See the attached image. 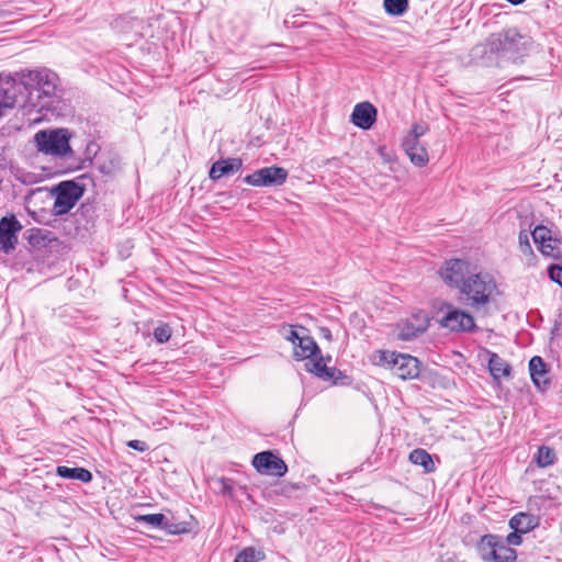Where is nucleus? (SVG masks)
<instances>
[{
	"label": "nucleus",
	"mask_w": 562,
	"mask_h": 562,
	"mask_svg": "<svg viewBox=\"0 0 562 562\" xmlns=\"http://www.w3.org/2000/svg\"><path fill=\"white\" fill-rule=\"evenodd\" d=\"M535 43L528 34L516 27L492 33L483 43L472 47L471 60L476 65L492 66L499 61L520 64L533 50Z\"/></svg>",
	"instance_id": "1"
},
{
	"label": "nucleus",
	"mask_w": 562,
	"mask_h": 562,
	"mask_svg": "<svg viewBox=\"0 0 562 562\" xmlns=\"http://www.w3.org/2000/svg\"><path fill=\"white\" fill-rule=\"evenodd\" d=\"M18 86V104L22 106L55 110L59 102L57 74L47 69L22 70L13 76Z\"/></svg>",
	"instance_id": "2"
},
{
	"label": "nucleus",
	"mask_w": 562,
	"mask_h": 562,
	"mask_svg": "<svg viewBox=\"0 0 562 562\" xmlns=\"http://www.w3.org/2000/svg\"><path fill=\"white\" fill-rule=\"evenodd\" d=\"M497 285L492 276L484 272H473L459 289V302L475 312L486 310L493 302Z\"/></svg>",
	"instance_id": "3"
},
{
	"label": "nucleus",
	"mask_w": 562,
	"mask_h": 562,
	"mask_svg": "<svg viewBox=\"0 0 562 562\" xmlns=\"http://www.w3.org/2000/svg\"><path fill=\"white\" fill-rule=\"evenodd\" d=\"M293 356L296 360L308 359L307 371L325 381H329L335 378L336 373H340L335 367H327L324 363L316 341L307 334H303V337L293 346Z\"/></svg>",
	"instance_id": "4"
},
{
	"label": "nucleus",
	"mask_w": 562,
	"mask_h": 562,
	"mask_svg": "<svg viewBox=\"0 0 562 562\" xmlns=\"http://www.w3.org/2000/svg\"><path fill=\"white\" fill-rule=\"evenodd\" d=\"M69 139L70 133L67 128L44 130L34 135L37 150L56 157H66L72 153Z\"/></svg>",
	"instance_id": "5"
},
{
	"label": "nucleus",
	"mask_w": 562,
	"mask_h": 562,
	"mask_svg": "<svg viewBox=\"0 0 562 562\" xmlns=\"http://www.w3.org/2000/svg\"><path fill=\"white\" fill-rule=\"evenodd\" d=\"M376 357L378 364H387L393 373L402 380L416 379L420 373L418 359L411 355L380 350L376 352Z\"/></svg>",
	"instance_id": "6"
},
{
	"label": "nucleus",
	"mask_w": 562,
	"mask_h": 562,
	"mask_svg": "<svg viewBox=\"0 0 562 562\" xmlns=\"http://www.w3.org/2000/svg\"><path fill=\"white\" fill-rule=\"evenodd\" d=\"M441 317L439 325L451 333H471L476 328L473 315L449 302H443L439 308Z\"/></svg>",
	"instance_id": "7"
},
{
	"label": "nucleus",
	"mask_w": 562,
	"mask_h": 562,
	"mask_svg": "<svg viewBox=\"0 0 562 562\" xmlns=\"http://www.w3.org/2000/svg\"><path fill=\"white\" fill-rule=\"evenodd\" d=\"M55 215L67 214L83 194V189L74 181H63L53 189Z\"/></svg>",
	"instance_id": "8"
},
{
	"label": "nucleus",
	"mask_w": 562,
	"mask_h": 562,
	"mask_svg": "<svg viewBox=\"0 0 562 562\" xmlns=\"http://www.w3.org/2000/svg\"><path fill=\"white\" fill-rule=\"evenodd\" d=\"M288 171L281 167H265L246 176L244 181L254 187H279L285 182Z\"/></svg>",
	"instance_id": "9"
},
{
	"label": "nucleus",
	"mask_w": 562,
	"mask_h": 562,
	"mask_svg": "<svg viewBox=\"0 0 562 562\" xmlns=\"http://www.w3.org/2000/svg\"><path fill=\"white\" fill-rule=\"evenodd\" d=\"M473 272L470 269V263L462 259L446 261L445 266L440 269V276L445 283L458 290L462 286L463 281Z\"/></svg>",
	"instance_id": "10"
},
{
	"label": "nucleus",
	"mask_w": 562,
	"mask_h": 562,
	"mask_svg": "<svg viewBox=\"0 0 562 562\" xmlns=\"http://www.w3.org/2000/svg\"><path fill=\"white\" fill-rule=\"evenodd\" d=\"M252 465L260 474L283 476L288 471L285 462L271 451L255 454Z\"/></svg>",
	"instance_id": "11"
},
{
	"label": "nucleus",
	"mask_w": 562,
	"mask_h": 562,
	"mask_svg": "<svg viewBox=\"0 0 562 562\" xmlns=\"http://www.w3.org/2000/svg\"><path fill=\"white\" fill-rule=\"evenodd\" d=\"M429 321L427 314L418 312L413 314L411 317L398 324V339L408 341L425 333L428 328Z\"/></svg>",
	"instance_id": "12"
},
{
	"label": "nucleus",
	"mask_w": 562,
	"mask_h": 562,
	"mask_svg": "<svg viewBox=\"0 0 562 562\" xmlns=\"http://www.w3.org/2000/svg\"><path fill=\"white\" fill-rule=\"evenodd\" d=\"M22 229L21 223L14 215L0 220V250L10 254L18 244L16 234Z\"/></svg>",
	"instance_id": "13"
},
{
	"label": "nucleus",
	"mask_w": 562,
	"mask_h": 562,
	"mask_svg": "<svg viewBox=\"0 0 562 562\" xmlns=\"http://www.w3.org/2000/svg\"><path fill=\"white\" fill-rule=\"evenodd\" d=\"M18 89L16 79L11 74L0 75V116L4 110L18 104Z\"/></svg>",
	"instance_id": "14"
},
{
	"label": "nucleus",
	"mask_w": 562,
	"mask_h": 562,
	"mask_svg": "<svg viewBox=\"0 0 562 562\" xmlns=\"http://www.w3.org/2000/svg\"><path fill=\"white\" fill-rule=\"evenodd\" d=\"M409 160L417 167H424L429 161L426 147L416 136H406L402 144Z\"/></svg>",
	"instance_id": "15"
},
{
	"label": "nucleus",
	"mask_w": 562,
	"mask_h": 562,
	"mask_svg": "<svg viewBox=\"0 0 562 562\" xmlns=\"http://www.w3.org/2000/svg\"><path fill=\"white\" fill-rule=\"evenodd\" d=\"M375 119L376 109L370 102L356 104L351 113V122L362 130H369L374 124Z\"/></svg>",
	"instance_id": "16"
},
{
	"label": "nucleus",
	"mask_w": 562,
	"mask_h": 562,
	"mask_svg": "<svg viewBox=\"0 0 562 562\" xmlns=\"http://www.w3.org/2000/svg\"><path fill=\"white\" fill-rule=\"evenodd\" d=\"M529 372L536 387L540 391H546L550 385V380L548 378L546 363L541 357L535 356L530 359Z\"/></svg>",
	"instance_id": "17"
},
{
	"label": "nucleus",
	"mask_w": 562,
	"mask_h": 562,
	"mask_svg": "<svg viewBox=\"0 0 562 562\" xmlns=\"http://www.w3.org/2000/svg\"><path fill=\"white\" fill-rule=\"evenodd\" d=\"M243 167V161L239 158H226L215 161L210 169V178L218 180L224 176H228L239 171Z\"/></svg>",
	"instance_id": "18"
},
{
	"label": "nucleus",
	"mask_w": 562,
	"mask_h": 562,
	"mask_svg": "<svg viewBox=\"0 0 562 562\" xmlns=\"http://www.w3.org/2000/svg\"><path fill=\"white\" fill-rule=\"evenodd\" d=\"M497 541L498 537L494 535H485L479 541L476 550L484 562H495Z\"/></svg>",
	"instance_id": "19"
},
{
	"label": "nucleus",
	"mask_w": 562,
	"mask_h": 562,
	"mask_svg": "<svg viewBox=\"0 0 562 562\" xmlns=\"http://www.w3.org/2000/svg\"><path fill=\"white\" fill-rule=\"evenodd\" d=\"M413 464L420 465L425 473H432L436 471V465L432 457L422 448L414 449L408 457Z\"/></svg>",
	"instance_id": "20"
},
{
	"label": "nucleus",
	"mask_w": 562,
	"mask_h": 562,
	"mask_svg": "<svg viewBox=\"0 0 562 562\" xmlns=\"http://www.w3.org/2000/svg\"><path fill=\"white\" fill-rule=\"evenodd\" d=\"M488 369L494 379L509 376L512 371L510 366L495 352L490 355Z\"/></svg>",
	"instance_id": "21"
},
{
	"label": "nucleus",
	"mask_w": 562,
	"mask_h": 562,
	"mask_svg": "<svg viewBox=\"0 0 562 562\" xmlns=\"http://www.w3.org/2000/svg\"><path fill=\"white\" fill-rule=\"evenodd\" d=\"M56 473L60 477L78 480L83 483H88L92 480L91 472L83 468H68L66 465H59L56 469Z\"/></svg>",
	"instance_id": "22"
},
{
	"label": "nucleus",
	"mask_w": 562,
	"mask_h": 562,
	"mask_svg": "<svg viewBox=\"0 0 562 562\" xmlns=\"http://www.w3.org/2000/svg\"><path fill=\"white\" fill-rule=\"evenodd\" d=\"M537 524L533 516L524 513L515 515L509 521L510 528L521 533L532 530Z\"/></svg>",
	"instance_id": "23"
},
{
	"label": "nucleus",
	"mask_w": 562,
	"mask_h": 562,
	"mask_svg": "<svg viewBox=\"0 0 562 562\" xmlns=\"http://www.w3.org/2000/svg\"><path fill=\"white\" fill-rule=\"evenodd\" d=\"M539 250L547 257L560 259L562 258V240L551 237L550 241L539 247Z\"/></svg>",
	"instance_id": "24"
},
{
	"label": "nucleus",
	"mask_w": 562,
	"mask_h": 562,
	"mask_svg": "<svg viewBox=\"0 0 562 562\" xmlns=\"http://www.w3.org/2000/svg\"><path fill=\"white\" fill-rule=\"evenodd\" d=\"M384 10L392 16H402L408 10V0H384Z\"/></svg>",
	"instance_id": "25"
},
{
	"label": "nucleus",
	"mask_w": 562,
	"mask_h": 562,
	"mask_svg": "<svg viewBox=\"0 0 562 562\" xmlns=\"http://www.w3.org/2000/svg\"><path fill=\"white\" fill-rule=\"evenodd\" d=\"M516 558V551L505 544L498 537L495 562H514Z\"/></svg>",
	"instance_id": "26"
},
{
	"label": "nucleus",
	"mask_w": 562,
	"mask_h": 562,
	"mask_svg": "<svg viewBox=\"0 0 562 562\" xmlns=\"http://www.w3.org/2000/svg\"><path fill=\"white\" fill-rule=\"evenodd\" d=\"M161 529H164L169 535H182L190 532V524L187 521H171L168 520L165 517V522L161 526Z\"/></svg>",
	"instance_id": "27"
},
{
	"label": "nucleus",
	"mask_w": 562,
	"mask_h": 562,
	"mask_svg": "<svg viewBox=\"0 0 562 562\" xmlns=\"http://www.w3.org/2000/svg\"><path fill=\"white\" fill-rule=\"evenodd\" d=\"M555 460V453L553 449L541 446L538 449L537 456H536V462L540 468H546L554 463Z\"/></svg>",
	"instance_id": "28"
},
{
	"label": "nucleus",
	"mask_w": 562,
	"mask_h": 562,
	"mask_svg": "<svg viewBox=\"0 0 562 562\" xmlns=\"http://www.w3.org/2000/svg\"><path fill=\"white\" fill-rule=\"evenodd\" d=\"M263 559L265 554L262 552L252 547H247L237 554L234 562H258Z\"/></svg>",
	"instance_id": "29"
},
{
	"label": "nucleus",
	"mask_w": 562,
	"mask_h": 562,
	"mask_svg": "<svg viewBox=\"0 0 562 562\" xmlns=\"http://www.w3.org/2000/svg\"><path fill=\"white\" fill-rule=\"evenodd\" d=\"M135 520L138 522H144L148 525L150 528H161L165 522L164 514H147V515H137L135 516Z\"/></svg>",
	"instance_id": "30"
},
{
	"label": "nucleus",
	"mask_w": 562,
	"mask_h": 562,
	"mask_svg": "<svg viewBox=\"0 0 562 562\" xmlns=\"http://www.w3.org/2000/svg\"><path fill=\"white\" fill-rule=\"evenodd\" d=\"M533 241L540 247L552 237L551 231L543 225H538L531 233Z\"/></svg>",
	"instance_id": "31"
},
{
	"label": "nucleus",
	"mask_w": 562,
	"mask_h": 562,
	"mask_svg": "<svg viewBox=\"0 0 562 562\" xmlns=\"http://www.w3.org/2000/svg\"><path fill=\"white\" fill-rule=\"evenodd\" d=\"M214 483L216 485V493H218L223 496H228V497L234 496V493H233L234 487H233L232 480L221 477V479H217Z\"/></svg>",
	"instance_id": "32"
},
{
	"label": "nucleus",
	"mask_w": 562,
	"mask_h": 562,
	"mask_svg": "<svg viewBox=\"0 0 562 562\" xmlns=\"http://www.w3.org/2000/svg\"><path fill=\"white\" fill-rule=\"evenodd\" d=\"M171 337V328L168 324H161L154 329V338L158 344L167 342Z\"/></svg>",
	"instance_id": "33"
},
{
	"label": "nucleus",
	"mask_w": 562,
	"mask_h": 562,
	"mask_svg": "<svg viewBox=\"0 0 562 562\" xmlns=\"http://www.w3.org/2000/svg\"><path fill=\"white\" fill-rule=\"evenodd\" d=\"M281 334L288 341L292 342L294 346L299 339L303 337L297 330L295 326L286 325L281 328Z\"/></svg>",
	"instance_id": "34"
},
{
	"label": "nucleus",
	"mask_w": 562,
	"mask_h": 562,
	"mask_svg": "<svg viewBox=\"0 0 562 562\" xmlns=\"http://www.w3.org/2000/svg\"><path fill=\"white\" fill-rule=\"evenodd\" d=\"M519 249L522 254L532 256L533 251L529 240V234L526 231H520L518 235Z\"/></svg>",
	"instance_id": "35"
},
{
	"label": "nucleus",
	"mask_w": 562,
	"mask_h": 562,
	"mask_svg": "<svg viewBox=\"0 0 562 562\" xmlns=\"http://www.w3.org/2000/svg\"><path fill=\"white\" fill-rule=\"evenodd\" d=\"M549 278L562 286V267L559 265H552L549 268Z\"/></svg>",
	"instance_id": "36"
},
{
	"label": "nucleus",
	"mask_w": 562,
	"mask_h": 562,
	"mask_svg": "<svg viewBox=\"0 0 562 562\" xmlns=\"http://www.w3.org/2000/svg\"><path fill=\"white\" fill-rule=\"evenodd\" d=\"M127 447H130L131 449H134V450H137V451H140V452H144L146 450H148V445L143 441V440H130L127 442Z\"/></svg>",
	"instance_id": "37"
},
{
	"label": "nucleus",
	"mask_w": 562,
	"mask_h": 562,
	"mask_svg": "<svg viewBox=\"0 0 562 562\" xmlns=\"http://www.w3.org/2000/svg\"><path fill=\"white\" fill-rule=\"evenodd\" d=\"M521 532H518V531H514V532H510L507 538H506V541L509 546H519L521 543V536H520Z\"/></svg>",
	"instance_id": "38"
},
{
	"label": "nucleus",
	"mask_w": 562,
	"mask_h": 562,
	"mask_svg": "<svg viewBox=\"0 0 562 562\" xmlns=\"http://www.w3.org/2000/svg\"><path fill=\"white\" fill-rule=\"evenodd\" d=\"M426 127L420 124H414L412 126V131L407 136H416L417 139H419L420 136H423L426 133Z\"/></svg>",
	"instance_id": "39"
},
{
	"label": "nucleus",
	"mask_w": 562,
	"mask_h": 562,
	"mask_svg": "<svg viewBox=\"0 0 562 562\" xmlns=\"http://www.w3.org/2000/svg\"><path fill=\"white\" fill-rule=\"evenodd\" d=\"M507 1L514 5H518V4L522 3L525 0H507Z\"/></svg>",
	"instance_id": "40"
},
{
	"label": "nucleus",
	"mask_w": 562,
	"mask_h": 562,
	"mask_svg": "<svg viewBox=\"0 0 562 562\" xmlns=\"http://www.w3.org/2000/svg\"><path fill=\"white\" fill-rule=\"evenodd\" d=\"M323 333H324V337H326L327 339H329L331 337L329 329H323Z\"/></svg>",
	"instance_id": "41"
},
{
	"label": "nucleus",
	"mask_w": 562,
	"mask_h": 562,
	"mask_svg": "<svg viewBox=\"0 0 562 562\" xmlns=\"http://www.w3.org/2000/svg\"><path fill=\"white\" fill-rule=\"evenodd\" d=\"M299 328H300L303 333H305V331H306V329H305L304 327H302V326H300Z\"/></svg>",
	"instance_id": "42"
}]
</instances>
